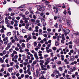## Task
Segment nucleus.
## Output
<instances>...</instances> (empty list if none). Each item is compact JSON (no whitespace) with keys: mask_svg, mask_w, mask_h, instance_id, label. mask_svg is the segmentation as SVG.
Wrapping results in <instances>:
<instances>
[{"mask_svg":"<svg viewBox=\"0 0 79 79\" xmlns=\"http://www.w3.org/2000/svg\"><path fill=\"white\" fill-rule=\"evenodd\" d=\"M45 8H46V6H43V7H41L39 9H37V11H44L45 10Z\"/></svg>","mask_w":79,"mask_h":79,"instance_id":"obj_1","label":"nucleus"},{"mask_svg":"<svg viewBox=\"0 0 79 79\" xmlns=\"http://www.w3.org/2000/svg\"><path fill=\"white\" fill-rule=\"evenodd\" d=\"M52 8L53 10H55L54 12L56 14L58 13V8H57V7L55 6H54L52 7Z\"/></svg>","mask_w":79,"mask_h":79,"instance_id":"obj_2","label":"nucleus"},{"mask_svg":"<svg viewBox=\"0 0 79 79\" xmlns=\"http://www.w3.org/2000/svg\"><path fill=\"white\" fill-rule=\"evenodd\" d=\"M45 60L46 62H48V63H49L50 61H51V59H50V57H48L46 58Z\"/></svg>","mask_w":79,"mask_h":79,"instance_id":"obj_3","label":"nucleus"},{"mask_svg":"<svg viewBox=\"0 0 79 79\" xmlns=\"http://www.w3.org/2000/svg\"><path fill=\"white\" fill-rule=\"evenodd\" d=\"M63 31L64 32H66L67 34H69L70 30H69L68 29H66L65 30L63 29Z\"/></svg>","mask_w":79,"mask_h":79,"instance_id":"obj_4","label":"nucleus"},{"mask_svg":"<svg viewBox=\"0 0 79 79\" xmlns=\"http://www.w3.org/2000/svg\"><path fill=\"white\" fill-rule=\"evenodd\" d=\"M13 69V67H11L10 68H9L8 69V71H9V72H10V73H11Z\"/></svg>","mask_w":79,"mask_h":79,"instance_id":"obj_5","label":"nucleus"},{"mask_svg":"<svg viewBox=\"0 0 79 79\" xmlns=\"http://www.w3.org/2000/svg\"><path fill=\"white\" fill-rule=\"evenodd\" d=\"M27 73L29 75H31V73L30 71V69H27Z\"/></svg>","mask_w":79,"mask_h":79,"instance_id":"obj_6","label":"nucleus"},{"mask_svg":"<svg viewBox=\"0 0 79 79\" xmlns=\"http://www.w3.org/2000/svg\"><path fill=\"white\" fill-rule=\"evenodd\" d=\"M39 35H42V30L41 29H40L39 30Z\"/></svg>","mask_w":79,"mask_h":79,"instance_id":"obj_7","label":"nucleus"},{"mask_svg":"<svg viewBox=\"0 0 79 79\" xmlns=\"http://www.w3.org/2000/svg\"><path fill=\"white\" fill-rule=\"evenodd\" d=\"M42 53V51H40L38 52V55L39 56H42V54H41Z\"/></svg>","mask_w":79,"mask_h":79,"instance_id":"obj_8","label":"nucleus"},{"mask_svg":"<svg viewBox=\"0 0 79 79\" xmlns=\"http://www.w3.org/2000/svg\"><path fill=\"white\" fill-rule=\"evenodd\" d=\"M19 49L20 50L19 52H20V53H23V48L22 47L20 48H19Z\"/></svg>","mask_w":79,"mask_h":79,"instance_id":"obj_9","label":"nucleus"},{"mask_svg":"<svg viewBox=\"0 0 79 79\" xmlns=\"http://www.w3.org/2000/svg\"><path fill=\"white\" fill-rule=\"evenodd\" d=\"M5 20L6 24H8V21H9V20L8 19V17H6L5 19Z\"/></svg>","mask_w":79,"mask_h":79,"instance_id":"obj_10","label":"nucleus"},{"mask_svg":"<svg viewBox=\"0 0 79 79\" xmlns=\"http://www.w3.org/2000/svg\"><path fill=\"white\" fill-rule=\"evenodd\" d=\"M0 62L1 63H3L4 62V60L2 59V58H0Z\"/></svg>","mask_w":79,"mask_h":79,"instance_id":"obj_11","label":"nucleus"},{"mask_svg":"<svg viewBox=\"0 0 79 79\" xmlns=\"http://www.w3.org/2000/svg\"><path fill=\"white\" fill-rule=\"evenodd\" d=\"M59 38H60V39H61V38H62V37H61V36H58L57 37V40H58V41H59L60 40V39Z\"/></svg>","mask_w":79,"mask_h":79,"instance_id":"obj_12","label":"nucleus"},{"mask_svg":"<svg viewBox=\"0 0 79 79\" xmlns=\"http://www.w3.org/2000/svg\"><path fill=\"white\" fill-rule=\"evenodd\" d=\"M23 37L22 36H20L18 37V39L19 40H22V39H23Z\"/></svg>","mask_w":79,"mask_h":79,"instance_id":"obj_13","label":"nucleus"},{"mask_svg":"<svg viewBox=\"0 0 79 79\" xmlns=\"http://www.w3.org/2000/svg\"><path fill=\"white\" fill-rule=\"evenodd\" d=\"M17 47H19V48H21V45L19 44V43H18L17 44Z\"/></svg>","mask_w":79,"mask_h":79,"instance_id":"obj_14","label":"nucleus"},{"mask_svg":"<svg viewBox=\"0 0 79 79\" xmlns=\"http://www.w3.org/2000/svg\"><path fill=\"white\" fill-rule=\"evenodd\" d=\"M22 56L23 57V60L26 59V55L23 54Z\"/></svg>","mask_w":79,"mask_h":79,"instance_id":"obj_15","label":"nucleus"},{"mask_svg":"<svg viewBox=\"0 0 79 79\" xmlns=\"http://www.w3.org/2000/svg\"><path fill=\"white\" fill-rule=\"evenodd\" d=\"M70 58H71V60H72V61H73L74 60V56H71L70 57Z\"/></svg>","mask_w":79,"mask_h":79,"instance_id":"obj_16","label":"nucleus"},{"mask_svg":"<svg viewBox=\"0 0 79 79\" xmlns=\"http://www.w3.org/2000/svg\"><path fill=\"white\" fill-rule=\"evenodd\" d=\"M24 7H25V6H21L19 7H17V9H19V8H23Z\"/></svg>","mask_w":79,"mask_h":79,"instance_id":"obj_17","label":"nucleus"},{"mask_svg":"<svg viewBox=\"0 0 79 79\" xmlns=\"http://www.w3.org/2000/svg\"><path fill=\"white\" fill-rule=\"evenodd\" d=\"M2 27V29H3L4 30H6V28L5 27H4V26H3V25H2V27Z\"/></svg>","mask_w":79,"mask_h":79,"instance_id":"obj_18","label":"nucleus"},{"mask_svg":"<svg viewBox=\"0 0 79 79\" xmlns=\"http://www.w3.org/2000/svg\"><path fill=\"white\" fill-rule=\"evenodd\" d=\"M30 21L31 22H32V23H35V20L33 19H31Z\"/></svg>","mask_w":79,"mask_h":79,"instance_id":"obj_19","label":"nucleus"},{"mask_svg":"<svg viewBox=\"0 0 79 79\" xmlns=\"http://www.w3.org/2000/svg\"><path fill=\"white\" fill-rule=\"evenodd\" d=\"M7 36H10V35H11V32H8L7 34Z\"/></svg>","mask_w":79,"mask_h":79,"instance_id":"obj_20","label":"nucleus"},{"mask_svg":"<svg viewBox=\"0 0 79 79\" xmlns=\"http://www.w3.org/2000/svg\"><path fill=\"white\" fill-rule=\"evenodd\" d=\"M21 45H22V47H23V48L26 47V45H25V44H24V43H23Z\"/></svg>","mask_w":79,"mask_h":79,"instance_id":"obj_21","label":"nucleus"},{"mask_svg":"<svg viewBox=\"0 0 79 79\" xmlns=\"http://www.w3.org/2000/svg\"><path fill=\"white\" fill-rule=\"evenodd\" d=\"M2 53H3L4 55H5V54L6 53V50H4L2 51Z\"/></svg>","mask_w":79,"mask_h":79,"instance_id":"obj_22","label":"nucleus"},{"mask_svg":"<svg viewBox=\"0 0 79 79\" xmlns=\"http://www.w3.org/2000/svg\"><path fill=\"white\" fill-rule=\"evenodd\" d=\"M14 64V63H13V62H11L10 63V66H13Z\"/></svg>","mask_w":79,"mask_h":79,"instance_id":"obj_23","label":"nucleus"},{"mask_svg":"<svg viewBox=\"0 0 79 79\" xmlns=\"http://www.w3.org/2000/svg\"><path fill=\"white\" fill-rule=\"evenodd\" d=\"M7 47L10 48L11 47V44L10 43H8L7 45Z\"/></svg>","mask_w":79,"mask_h":79,"instance_id":"obj_24","label":"nucleus"},{"mask_svg":"<svg viewBox=\"0 0 79 79\" xmlns=\"http://www.w3.org/2000/svg\"><path fill=\"white\" fill-rule=\"evenodd\" d=\"M44 62H45V61H44V60H40L39 61V62L41 63H44Z\"/></svg>","mask_w":79,"mask_h":79,"instance_id":"obj_25","label":"nucleus"},{"mask_svg":"<svg viewBox=\"0 0 79 79\" xmlns=\"http://www.w3.org/2000/svg\"><path fill=\"white\" fill-rule=\"evenodd\" d=\"M75 76L76 77H77V76H79V75H78V73L76 72L75 74Z\"/></svg>","mask_w":79,"mask_h":79,"instance_id":"obj_26","label":"nucleus"},{"mask_svg":"<svg viewBox=\"0 0 79 79\" xmlns=\"http://www.w3.org/2000/svg\"><path fill=\"white\" fill-rule=\"evenodd\" d=\"M8 43V40H7L6 41H4V44L5 45H7V44Z\"/></svg>","mask_w":79,"mask_h":79,"instance_id":"obj_27","label":"nucleus"},{"mask_svg":"<svg viewBox=\"0 0 79 79\" xmlns=\"http://www.w3.org/2000/svg\"><path fill=\"white\" fill-rule=\"evenodd\" d=\"M36 63H37V62L36 61H34L33 63V66H34V64H35Z\"/></svg>","mask_w":79,"mask_h":79,"instance_id":"obj_28","label":"nucleus"},{"mask_svg":"<svg viewBox=\"0 0 79 79\" xmlns=\"http://www.w3.org/2000/svg\"><path fill=\"white\" fill-rule=\"evenodd\" d=\"M18 57V56L17 55H16L14 56V58L15 59H17Z\"/></svg>","mask_w":79,"mask_h":79,"instance_id":"obj_29","label":"nucleus"},{"mask_svg":"<svg viewBox=\"0 0 79 79\" xmlns=\"http://www.w3.org/2000/svg\"><path fill=\"white\" fill-rule=\"evenodd\" d=\"M2 68H6V64H2Z\"/></svg>","mask_w":79,"mask_h":79,"instance_id":"obj_30","label":"nucleus"},{"mask_svg":"<svg viewBox=\"0 0 79 79\" xmlns=\"http://www.w3.org/2000/svg\"><path fill=\"white\" fill-rule=\"evenodd\" d=\"M60 17L58 16L56 17V16H54V19L55 20H56L57 18H59Z\"/></svg>","mask_w":79,"mask_h":79,"instance_id":"obj_31","label":"nucleus"},{"mask_svg":"<svg viewBox=\"0 0 79 79\" xmlns=\"http://www.w3.org/2000/svg\"><path fill=\"white\" fill-rule=\"evenodd\" d=\"M63 13L65 15H66V14L67 13V12L66 11V10H65L63 12Z\"/></svg>","mask_w":79,"mask_h":79,"instance_id":"obj_32","label":"nucleus"},{"mask_svg":"<svg viewBox=\"0 0 79 79\" xmlns=\"http://www.w3.org/2000/svg\"><path fill=\"white\" fill-rule=\"evenodd\" d=\"M15 50L16 51H19V48L18 47H16L15 48Z\"/></svg>","mask_w":79,"mask_h":79,"instance_id":"obj_33","label":"nucleus"},{"mask_svg":"<svg viewBox=\"0 0 79 79\" xmlns=\"http://www.w3.org/2000/svg\"><path fill=\"white\" fill-rule=\"evenodd\" d=\"M67 25L69 26L70 25V21H68L67 22Z\"/></svg>","mask_w":79,"mask_h":79,"instance_id":"obj_34","label":"nucleus"},{"mask_svg":"<svg viewBox=\"0 0 79 79\" xmlns=\"http://www.w3.org/2000/svg\"><path fill=\"white\" fill-rule=\"evenodd\" d=\"M54 27H56V28H57V27H58V23H56V24L54 25Z\"/></svg>","mask_w":79,"mask_h":79,"instance_id":"obj_35","label":"nucleus"},{"mask_svg":"<svg viewBox=\"0 0 79 79\" xmlns=\"http://www.w3.org/2000/svg\"><path fill=\"white\" fill-rule=\"evenodd\" d=\"M13 34L14 35H16V31H13Z\"/></svg>","mask_w":79,"mask_h":79,"instance_id":"obj_36","label":"nucleus"},{"mask_svg":"<svg viewBox=\"0 0 79 79\" xmlns=\"http://www.w3.org/2000/svg\"><path fill=\"white\" fill-rule=\"evenodd\" d=\"M13 53H14V55H16V54H17V52H16V51H13Z\"/></svg>","mask_w":79,"mask_h":79,"instance_id":"obj_37","label":"nucleus"},{"mask_svg":"<svg viewBox=\"0 0 79 79\" xmlns=\"http://www.w3.org/2000/svg\"><path fill=\"white\" fill-rule=\"evenodd\" d=\"M27 57L28 59L30 60V59H31V57H30V56L29 55H27Z\"/></svg>","mask_w":79,"mask_h":79,"instance_id":"obj_38","label":"nucleus"},{"mask_svg":"<svg viewBox=\"0 0 79 79\" xmlns=\"http://www.w3.org/2000/svg\"><path fill=\"white\" fill-rule=\"evenodd\" d=\"M11 42L12 43H15V40L14 39H13L11 40Z\"/></svg>","mask_w":79,"mask_h":79,"instance_id":"obj_39","label":"nucleus"},{"mask_svg":"<svg viewBox=\"0 0 79 79\" xmlns=\"http://www.w3.org/2000/svg\"><path fill=\"white\" fill-rule=\"evenodd\" d=\"M69 70L70 71V72H72V73H73V72L74 71V70H73V69L72 68H70L69 69Z\"/></svg>","mask_w":79,"mask_h":79,"instance_id":"obj_40","label":"nucleus"},{"mask_svg":"<svg viewBox=\"0 0 79 79\" xmlns=\"http://www.w3.org/2000/svg\"><path fill=\"white\" fill-rule=\"evenodd\" d=\"M59 70L60 71H63V69H62V68L61 67H60L59 68Z\"/></svg>","mask_w":79,"mask_h":79,"instance_id":"obj_41","label":"nucleus"},{"mask_svg":"<svg viewBox=\"0 0 79 79\" xmlns=\"http://www.w3.org/2000/svg\"><path fill=\"white\" fill-rule=\"evenodd\" d=\"M57 64H61V61H59L57 63Z\"/></svg>","mask_w":79,"mask_h":79,"instance_id":"obj_42","label":"nucleus"},{"mask_svg":"<svg viewBox=\"0 0 79 79\" xmlns=\"http://www.w3.org/2000/svg\"><path fill=\"white\" fill-rule=\"evenodd\" d=\"M62 18L63 20L64 21L66 19V17L64 16L62 17Z\"/></svg>","mask_w":79,"mask_h":79,"instance_id":"obj_43","label":"nucleus"},{"mask_svg":"<svg viewBox=\"0 0 79 79\" xmlns=\"http://www.w3.org/2000/svg\"><path fill=\"white\" fill-rule=\"evenodd\" d=\"M22 31L23 33H26V31L24 29H23Z\"/></svg>","mask_w":79,"mask_h":79,"instance_id":"obj_44","label":"nucleus"},{"mask_svg":"<svg viewBox=\"0 0 79 79\" xmlns=\"http://www.w3.org/2000/svg\"><path fill=\"white\" fill-rule=\"evenodd\" d=\"M14 26L15 27H17L18 26V23H15L14 24Z\"/></svg>","mask_w":79,"mask_h":79,"instance_id":"obj_45","label":"nucleus"},{"mask_svg":"<svg viewBox=\"0 0 79 79\" xmlns=\"http://www.w3.org/2000/svg\"><path fill=\"white\" fill-rule=\"evenodd\" d=\"M44 58H47L48 56V54H46L44 56Z\"/></svg>","mask_w":79,"mask_h":79,"instance_id":"obj_46","label":"nucleus"},{"mask_svg":"<svg viewBox=\"0 0 79 79\" xmlns=\"http://www.w3.org/2000/svg\"><path fill=\"white\" fill-rule=\"evenodd\" d=\"M13 48H11L9 49V52H13Z\"/></svg>","mask_w":79,"mask_h":79,"instance_id":"obj_47","label":"nucleus"},{"mask_svg":"<svg viewBox=\"0 0 79 79\" xmlns=\"http://www.w3.org/2000/svg\"><path fill=\"white\" fill-rule=\"evenodd\" d=\"M29 77V75H28V74L26 75L25 76V77L26 78H28Z\"/></svg>","mask_w":79,"mask_h":79,"instance_id":"obj_48","label":"nucleus"},{"mask_svg":"<svg viewBox=\"0 0 79 79\" xmlns=\"http://www.w3.org/2000/svg\"><path fill=\"white\" fill-rule=\"evenodd\" d=\"M0 32H1V33H4V30L3 29H2L0 30Z\"/></svg>","mask_w":79,"mask_h":79,"instance_id":"obj_49","label":"nucleus"},{"mask_svg":"<svg viewBox=\"0 0 79 79\" xmlns=\"http://www.w3.org/2000/svg\"><path fill=\"white\" fill-rule=\"evenodd\" d=\"M12 78L13 79H16V77H15V75H13L12 77Z\"/></svg>","mask_w":79,"mask_h":79,"instance_id":"obj_50","label":"nucleus"},{"mask_svg":"<svg viewBox=\"0 0 79 79\" xmlns=\"http://www.w3.org/2000/svg\"><path fill=\"white\" fill-rule=\"evenodd\" d=\"M16 19H17V20H19V19H20V17L19 16L17 17L16 18Z\"/></svg>","mask_w":79,"mask_h":79,"instance_id":"obj_51","label":"nucleus"},{"mask_svg":"<svg viewBox=\"0 0 79 79\" xmlns=\"http://www.w3.org/2000/svg\"><path fill=\"white\" fill-rule=\"evenodd\" d=\"M59 45V43L58 42H56L55 45L56 46H57V45Z\"/></svg>","mask_w":79,"mask_h":79,"instance_id":"obj_52","label":"nucleus"},{"mask_svg":"<svg viewBox=\"0 0 79 79\" xmlns=\"http://www.w3.org/2000/svg\"><path fill=\"white\" fill-rule=\"evenodd\" d=\"M23 69H20L19 70L20 73H23Z\"/></svg>","mask_w":79,"mask_h":79,"instance_id":"obj_53","label":"nucleus"},{"mask_svg":"<svg viewBox=\"0 0 79 79\" xmlns=\"http://www.w3.org/2000/svg\"><path fill=\"white\" fill-rule=\"evenodd\" d=\"M37 43L36 42H34V46H37Z\"/></svg>","mask_w":79,"mask_h":79,"instance_id":"obj_54","label":"nucleus"},{"mask_svg":"<svg viewBox=\"0 0 79 79\" xmlns=\"http://www.w3.org/2000/svg\"><path fill=\"white\" fill-rule=\"evenodd\" d=\"M47 31H48V32H51V29H50V28H48L47 29Z\"/></svg>","mask_w":79,"mask_h":79,"instance_id":"obj_55","label":"nucleus"},{"mask_svg":"<svg viewBox=\"0 0 79 79\" xmlns=\"http://www.w3.org/2000/svg\"><path fill=\"white\" fill-rule=\"evenodd\" d=\"M33 39L35 40V39H37V37H36V36H33Z\"/></svg>","mask_w":79,"mask_h":79,"instance_id":"obj_56","label":"nucleus"},{"mask_svg":"<svg viewBox=\"0 0 79 79\" xmlns=\"http://www.w3.org/2000/svg\"><path fill=\"white\" fill-rule=\"evenodd\" d=\"M39 58L40 60H43V57L42 56H40Z\"/></svg>","mask_w":79,"mask_h":79,"instance_id":"obj_57","label":"nucleus"},{"mask_svg":"<svg viewBox=\"0 0 79 79\" xmlns=\"http://www.w3.org/2000/svg\"><path fill=\"white\" fill-rule=\"evenodd\" d=\"M14 21L15 23H18V21L16 20H14Z\"/></svg>","mask_w":79,"mask_h":79,"instance_id":"obj_58","label":"nucleus"},{"mask_svg":"<svg viewBox=\"0 0 79 79\" xmlns=\"http://www.w3.org/2000/svg\"><path fill=\"white\" fill-rule=\"evenodd\" d=\"M34 56H37V52H35V53L34 54Z\"/></svg>","mask_w":79,"mask_h":79,"instance_id":"obj_59","label":"nucleus"},{"mask_svg":"<svg viewBox=\"0 0 79 79\" xmlns=\"http://www.w3.org/2000/svg\"><path fill=\"white\" fill-rule=\"evenodd\" d=\"M69 48H70V49H72V48H73V46H72V45H70L69 46Z\"/></svg>","mask_w":79,"mask_h":79,"instance_id":"obj_60","label":"nucleus"},{"mask_svg":"<svg viewBox=\"0 0 79 79\" xmlns=\"http://www.w3.org/2000/svg\"><path fill=\"white\" fill-rule=\"evenodd\" d=\"M11 25H13V24H14V21H13L12 20L11 22Z\"/></svg>","mask_w":79,"mask_h":79,"instance_id":"obj_61","label":"nucleus"},{"mask_svg":"<svg viewBox=\"0 0 79 79\" xmlns=\"http://www.w3.org/2000/svg\"><path fill=\"white\" fill-rule=\"evenodd\" d=\"M43 36L44 37H47V35L46 34H44L43 35Z\"/></svg>","mask_w":79,"mask_h":79,"instance_id":"obj_62","label":"nucleus"},{"mask_svg":"<svg viewBox=\"0 0 79 79\" xmlns=\"http://www.w3.org/2000/svg\"><path fill=\"white\" fill-rule=\"evenodd\" d=\"M56 71H57L56 70H54L53 71V73L55 74H56Z\"/></svg>","mask_w":79,"mask_h":79,"instance_id":"obj_63","label":"nucleus"},{"mask_svg":"<svg viewBox=\"0 0 79 79\" xmlns=\"http://www.w3.org/2000/svg\"><path fill=\"white\" fill-rule=\"evenodd\" d=\"M32 39L31 37H28L27 38V40H30V39Z\"/></svg>","mask_w":79,"mask_h":79,"instance_id":"obj_64","label":"nucleus"}]
</instances>
